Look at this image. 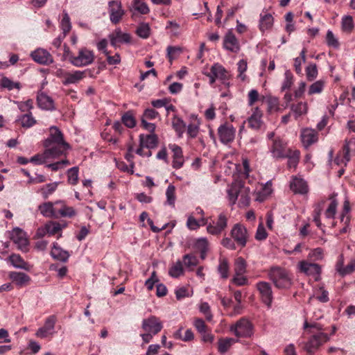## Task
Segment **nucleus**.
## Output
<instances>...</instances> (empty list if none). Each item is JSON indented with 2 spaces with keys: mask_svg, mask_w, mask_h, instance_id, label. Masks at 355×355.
I'll list each match as a JSON object with an SVG mask.
<instances>
[{
  "mask_svg": "<svg viewBox=\"0 0 355 355\" xmlns=\"http://www.w3.org/2000/svg\"><path fill=\"white\" fill-rule=\"evenodd\" d=\"M49 137L44 141L47 155H53V158L58 157L65 153L69 145L64 140V135L56 126L49 128Z\"/></svg>",
  "mask_w": 355,
  "mask_h": 355,
  "instance_id": "1",
  "label": "nucleus"
},
{
  "mask_svg": "<svg viewBox=\"0 0 355 355\" xmlns=\"http://www.w3.org/2000/svg\"><path fill=\"white\" fill-rule=\"evenodd\" d=\"M268 276L278 288H289L292 285V279L284 268L273 266L270 269Z\"/></svg>",
  "mask_w": 355,
  "mask_h": 355,
  "instance_id": "2",
  "label": "nucleus"
},
{
  "mask_svg": "<svg viewBox=\"0 0 355 355\" xmlns=\"http://www.w3.org/2000/svg\"><path fill=\"white\" fill-rule=\"evenodd\" d=\"M230 331L238 338H250L254 334V327L247 318H241L230 327Z\"/></svg>",
  "mask_w": 355,
  "mask_h": 355,
  "instance_id": "3",
  "label": "nucleus"
},
{
  "mask_svg": "<svg viewBox=\"0 0 355 355\" xmlns=\"http://www.w3.org/2000/svg\"><path fill=\"white\" fill-rule=\"evenodd\" d=\"M94 60V53L86 48L80 49L77 55L73 54L69 55L71 63L77 67L89 65L93 62Z\"/></svg>",
  "mask_w": 355,
  "mask_h": 355,
  "instance_id": "4",
  "label": "nucleus"
},
{
  "mask_svg": "<svg viewBox=\"0 0 355 355\" xmlns=\"http://www.w3.org/2000/svg\"><path fill=\"white\" fill-rule=\"evenodd\" d=\"M228 216L225 212H221L216 220H211L209 222L207 232L214 236L220 235L227 227Z\"/></svg>",
  "mask_w": 355,
  "mask_h": 355,
  "instance_id": "5",
  "label": "nucleus"
},
{
  "mask_svg": "<svg viewBox=\"0 0 355 355\" xmlns=\"http://www.w3.org/2000/svg\"><path fill=\"white\" fill-rule=\"evenodd\" d=\"M268 149L272 157L277 159L286 158L291 150L282 139H276L272 143H268Z\"/></svg>",
  "mask_w": 355,
  "mask_h": 355,
  "instance_id": "6",
  "label": "nucleus"
},
{
  "mask_svg": "<svg viewBox=\"0 0 355 355\" xmlns=\"http://www.w3.org/2000/svg\"><path fill=\"white\" fill-rule=\"evenodd\" d=\"M218 135L220 141L223 144L232 143L236 135V128L229 122H225L218 128Z\"/></svg>",
  "mask_w": 355,
  "mask_h": 355,
  "instance_id": "7",
  "label": "nucleus"
},
{
  "mask_svg": "<svg viewBox=\"0 0 355 355\" xmlns=\"http://www.w3.org/2000/svg\"><path fill=\"white\" fill-rule=\"evenodd\" d=\"M230 234L236 244L241 248L246 245L248 233L247 229L243 225L239 223L235 224L231 230Z\"/></svg>",
  "mask_w": 355,
  "mask_h": 355,
  "instance_id": "8",
  "label": "nucleus"
},
{
  "mask_svg": "<svg viewBox=\"0 0 355 355\" xmlns=\"http://www.w3.org/2000/svg\"><path fill=\"white\" fill-rule=\"evenodd\" d=\"M329 340V336L327 334L319 332L312 336L309 341L305 344L304 349L310 354L314 352L324 343Z\"/></svg>",
  "mask_w": 355,
  "mask_h": 355,
  "instance_id": "9",
  "label": "nucleus"
},
{
  "mask_svg": "<svg viewBox=\"0 0 355 355\" xmlns=\"http://www.w3.org/2000/svg\"><path fill=\"white\" fill-rule=\"evenodd\" d=\"M108 12L110 14V19L114 24H119L125 15V11L122 8L121 2L117 1H110L108 3Z\"/></svg>",
  "mask_w": 355,
  "mask_h": 355,
  "instance_id": "10",
  "label": "nucleus"
},
{
  "mask_svg": "<svg viewBox=\"0 0 355 355\" xmlns=\"http://www.w3.org/2000/svg\"><path fill=\"white\" fill-rule=\"evenodd\" d=\"M141 327L145 332H150L156 335L162 330L163 325L158 318L151 315L143 320Z\"/></svg>",
  "mask_w": 355,
  "mask_h": 355,
  "instance_id": "11",
  "label": "nucleus"
},
{
  "mask_svg": "<svg viewBox=\"0 0 355 355\" xmlns=\"http://www.w3.org/2000/svg\"><path fill=\"white\" fill-rule=\"evenodd\" d=\"M256 286L261 295L262 302L268 307H270L273 299L270 284L266 282H259Z\"/></svg>",
  "mask_w": 355,
  "mask_h": 355,
  "instance_id": "12",
  "label": "nucleus"
},
{
  "mask_svg": "<svg viewBox=\"0 0 355 355\" xmlns=\"http://www.w3.org/2000/svg\"><path fill=\"white\" fill-rule=\"evenodd\" d=\"M55 204V218L60 217L73 218L77 214L76 211L72 207L67 206L62 200H57Z\"/></svg>",
  "mask_w": 355,
  "mask_h": 355,
  "instance_id": "13",
  "label": "nucleus"
},
{
  "mask_svg": "<svg viewBox=\"0 0 355 355\" xmlns=\"http://www.w3.org/2000/svg\"><path fill=\"white\" fill-rule=\"evenodd\" d=\"M10 239L17 244L18 248L22 252L28 250V241L25 238V234L20 228L16 227L12 230Z\"/></svg>",
  "mask_w": 355,
  "mask_h": 355,
  "instance_id": "14",
  "label": "nucleus"
},
{
  "mask_svg": "<svg viewBox=\"0 0 355 355\" xmlns=\"http://www.w3.org/2000/svg\"><path fill=\"white\" fill-rule=\"evenodd\" d=\"M223 47L233 53H238L240 51L239 42L232 31H229L225 35Z\"/></svg>",
  "mask_w": 355,
  "mask_h": 355,
  "instance_id": "15",
  "label": "nucleus"
},
{
  "mask_svg": "<svg viewBox=\"0 0 355 355\" xmlns=\"http://www.w3.org/2000/svg\"><path fill=\"white\" fill-rule=\"evenodd\" d=\"M31 56L35 62L40 64L49 65L53 62L52 55L47 51L42 49L34 51L31 53Z\"/></svg>",
  "mask_w": 355,
  "mask_h": 355,
  "instance_id": "16",
  "label": "nucleus"
},
{
  "mask_svg": "<svg viewBox=\"0 0 355 355\" xmlns=\"http://www.w3.org/2000/svg\"><path fill=\"white\" fill-rule=\"evenodd\" d=\"M111 45L116 47L119 44L130 43L131 41V36L128 33H122L120 28H116L109 35Z\"/></svg>",
  "mask_w": 355,
  "mask_h": 355,
  "instance_id": "17",
  "label": "nucleus"
},
{
  "mask_svg": "<svg viewBox=\"0 0 355 355\" xmlns=\"http://www.w3.org/2000/svg\"><path fill=\"white\" fill-rule=\"evenodd\" d=\"M169 148L172 150L173 155V167L178 169L182 167L184 164L183 153L182 148L177 144H169Z\"/></svg>",
  "mask_w": 355,
  "mask_h": 355,
  "instance_id": "18",
  "label": "nucleus"
},
{
  "mask_svg": "<svg viewBox=\"0 0 355 355\" xmlns=\"http://www.w3.org/2000/svg\"><path fill=\"white\" fill-rule=\"evenodd\" d=\"M301 139L303 145L308 148L318 140V132L313 129L306 128L301 132Z\"/></svg>",
  "mask_w": 355,
  "mask_h": 355,
  "instance_id": "19",
  "label": "nucleus"
},
{
  "mask_svg": "<svg viewBox=\"0 0 355 355\" xmlns=\"http://www.w3.org/2000/svg\"><path fill=\"white\" fill-rule=\"evenodd\" d=\"M62 83L65 85L69 84H76L85 77V71H75L71 72H62Z\"/></svg>",
  "mask_w": 355,
  "mask_h": 355,
  "instance_id": "20",
  "label": "nucleus"
},
{
  "mask_svg": "<svg viewBox=\"0 0 355 355\" xmlns=\"http://www.w3.org/2000/svg\"><path fill=\"white\" fill-rule=\"evenodd\" d=\"M300 270L308 275H319L321 272L320 265L302 261L299 263Z\"/></svg>",
  "mask_w": 355,
  "mask_h": 355,
  "instance_id": "21",
  "label": "nucleus"
},
{
  "mask_svg": "<svg viewBox=\"0 0 355 355\" xmlns=\"http://www.w3.org/2000/svg\"><path fill=\"white\" fill-rule=\"evenodd\" d=\"M139 143L141 147H146L147 149H153L157 146L158 137L155 134L139 135Z\"/></svg>",
  "mask_w": 355,
  "mask_h": 355,
  "instance_id": "22",
  "label": "nucleus"
},
{
  "mask_svg": "<svg viewBox=\"0 0 355 355\" xmlns=\"http://www.w3.org/2000/svg\"><path fill=\"white\" fill-rule=\"evenodd\" d=\"M262 116V112L258 107H256L252 114L248 119V126L254 130L260 129L263 125Z\"/></svg>",
  "mask_w": 355,
  "mask_h": 355,
  "instance_id": "23",
  "label": "nucleus"
},
{
  "mask_svg": "<svg viewBox=\"0 0 355 355\" xmlns=\"http://www.w3.org/2000/svg\"><path fill=\"white\" fill-rule=\"evenodd\" d=\"M51 255L54 259L62 262H67L70 256L69 252L63 250L57 243H53Z\"/></svg>",
  "mask_w": 355,
  "mask_h": 355,
  "instance_id": "24",
  "label": "nucleus"
},
{
  "mask_svg": "<svg viewBox=\"0 0 355 355\" xmlns=\"http://www.w3.org/2000/svg\"><path fill=\"white\" fill-rule=\"evenodd\" d=\"M291 189L295 193L305 194L308 192V185L302 178H294L290 184Z\"/></svg>",
  "mask_w": 355,
  "mask_h": 355,
  "instance_id": "25",
  "label": "nucleus"
},
{
  "mask_svg": "<svg viewBox=\"0 0 355 355\" xmlns=\"http://www.w3.org/2000/svg\"><path fill=\"white\" fill-rule=\"evenodd\" d=\"M8 260L16 268L24 269L27 271L31 270V266L19 254H11Z\"/></svg>",
  "mask_w": 355,
  "mask_h": 355,
  "instance_id": "26",
  "label": "nucleus"
},
{
  "mask_svg": "<svg viewBox=\"0 0 355 355\" xmlns=\"http://www.w3.org/2000/svg\"><path fill=\"white\" fill-rule=\"evenodd\" d=\"M243 183L241 181L235 182L232 184L230 187L227 189V195L229 200L232 205L236 203V201L239 198V192L243 187Z\"/></svg>",
  "mask_w": 355,
  "mask_h": 355,
  "instance_id": "27",
  "label": "nucleus"
},
{
  "mask_svg": "<svg viewBox=\"0 0 355 355\" xmlns=\"http://www.w3.org/2000/svg\"><path fill=\"white\" fill-rule=\"evenodd\" d=\"M15 123L23 128H29L36 123V120L33 116L32 113L28 112L19 116L15 120Z\"/></svg>",
  "mask_w": 355,
  "mask_h": 355,
  "instance_id": "28",
  "label": "nucleus"
},
{
  "mask_svg": "<svg viewBox=\"0 0 355 355\" xmlns=\"http://www.w3.org/2000/svg\"><path fill=\"white\" fill-rule=\"evenodd\" d=\"M40 213L45 217L55 218V204L52 202H46L38 206Z\"/></svg>",
  "mask_w": 355,
  "mask_h": 355,
  "instance_id": "29",
  "label": "nucleus"
},
{
  "mask_svg": "<svg viewBox=\"0 0 355 355\" xmlns=\"http://www.w3.org/2000/svg\"><path fill=\"white\" fill-rule=\"evenodd\" d=\"M9 277L14 283L19 286L25 285L31 280V278L28 275L21 272H10Z\"/></svg>",
  "mask_w": 355,
  "mask_h": 355,
  "instance_id": "30",
  "label": "nucleus"
},
{
  "mask_svg": "<svg viewBox=\"0 0 355 355\" xmlns=\"http://www.w3.org/2000/svg\"><path fill=\"white\" fill-rule=\"evenodd\" d=\"M37 103L40 107L53 110H55L54 102L53 99L45 94H40L37 96Z\"/></svg>",
  "mask_w": 355,
  "mask_h": 355,
  "instance_id": "31",
  "label": "nucleus"
},
{
  "mask_svg": "<svg viewBox=\"0 0 355 355\" xmlns=\"http://www.w3.org/2000/svg\"><path fill=\"white\" fill-rule=\"evenodd\" d=\"M274 19L271 14L261 13L259 20V29L261 32L269 30L273 25Z\"/></svg>",
  "mask_w": 355,
  "mask_h": 355,
  "instance_id": "32",
  "label": "nucleus"
},
{
  "mask_svg": "<svg viewBox=\"0 0 355 355\" xmlns=\"http://www.w3.org/2000/svg\"><path fill=\"white\" fill-rule=\"evenodd\" d=\"M172 126L179 138H182L186 130L187 125L179 116L175 115L172 119Z\"/></svg>",
  "mask_w": 355,
  "mask_h": 355,
  "instance_id": "33",
  "label": "nucleus"
},
{
  "mask_svg": "<svg viewBox=\"0 0 355 355\" xmlns=\"http://www.w3.org/2000/svg\"><path fill=\"white\" fill-rule=\"evenodd\" d=\"M250 189L249 187H245L244 184L241 189V192H239V205L241 207H247L250 205Z\"/></svg>",
  "mask_w": 355,
  "mask_h": 355,
  "instance_id": "34",
  "label": "nucleus"
},
{
  "mask_svg": "<svg viewBox=\"0 0 355 355\" xmlns=\"http://www.w3.org/2000/svg\"><path fill=\"white\" fill-rule=\"evenodd\" d=\"M208 241L205 238H200L195 241L194 248L200 253V258L205 259L208 250Z\"/></svg>",
  "mask_w": 355,
  "mask_h": 355,
  "instance_id": "35",
  "label": "nucleus"
},
{
  "mask_svg": "<svg viewBox=\"0 0 355 355\" xmlns=\"http://www.w3.org/2000/svg\"><path fill=\"white\" fill-rule=\"evenodd\" d=\"M286 158H288V168H295L299 163L300 157V152L298 150H290L289 153H287Z\"/></svg>",
  "mask_w": 355,
  "mask_h": 355,
  "instance_id": "36",
  "label": "nucleus"
},
{
  "mask_svg": "<svg viewBox=\"0 0 355 355\" xmlns=\"http://www.w3.org/2000/svg\"><path fill=\"white\" fill-rule=\"evenodd\" d=\"M121 122L128 128H133L136 126L137 121L132 111L129 110L125 112L121 117Z\"/></svg>",
  "mask_w": 355,
  "mask_h": 355,
  "instance_id": "37",
  "label": "nucleus"
},
{
  "mask_svg": "<svg viewBox=\"0 0 355 355\" xmlns=\"http://www.w3.org/2000/svg\"><path fill=\"white\" fill-rule=\"evenodd\" d=\"M236 342L234 338H221L218 342V349L221 354L227 352L230 347Z\"/></svg>",
  "mask_w": 355,
  "mask_h": 355,
  "instance_id": "38",
  "label": "nucleus"
},
{
  "mask_svg": "<svg viewBox=\"0 0 355 355\" xmlns=\"http://www.w3.org/2000/svg\"><path fill=\"white\" fill-rule=\"evenodd\" d=\"M210 73L217 78L221 80H226L227 78V71L219 64H214L210 69Z\"/></svg>",
  "mask_w": 355,
  "mask_h": 355,
  "instance_id": "39",
  "label": "nucleus"
},
{
  "mask_svg": "<svg viewBox=\"0 0 355 355\" xmlns=\"http://www.w3.org/2000/svg\"><path fill=\"white\" fill-rule=\"evenodd\" d=\"M58 186V182L47 184L42 187L37 192L40 193L44 199H47L50 195L55 191Z\"/></svg>",
  "mask_w": 355,
  "mask_h": 355,
  "instance_id": "40",
  "label": "nucleus"
},
{
  "mask_svg": "<svg viewBox=\"0 0 355 355\" xmlns=\"http://www.w3.org/2000/svg\"><path fill=\"white\" fill-rule=\"evenodd\" d=\"M290 107L291 111L295 114V119L307 112V104L306 103L299 102L297 104H291Z\"/></svg>",
  "mask_w": 355,
  "mask_h": 355,
  "instance_id": "41",
  "label": "nucleus"
},
{
  "mask_svg": "<svg viewBox=\"0 0 355 355\" xmlns=\"http://www.w3.org/2000/svg\"><path fill=\"white\" fill-rule=\"evenodd\" d=\"M166 203L173 207H175L176 200L175 187L173 184H169L166 191Z\"/></svg>",
  "mask_w": 355,
  "mask_h": 355,
  "instance_id": "42",
  "label": "nucleus"
},
{
  "mask_svg": "<svg viewBox=\"0 0 355 355\" xmlns=\"http://www.w3.org/2000/svg\"><path fill=\"white\" fill-rule=\"evenodd\" d=\"M294 77L293 73L287 70L284 73V79L282 84V91L289 90L293 85Z\"/></svg>",
  "mask_w": 355,
  "mask_h": 355,
  "instance_id": "43",
  "label": "nucleus"
},
{
  "mask_svg": "<svg viewBox=\"0 0 355 355\" xmlns=\"http://www.w3.org/2000/svg\"><path fill=\"white\" fill-rule=\"evenodd\" d=\"M0 86L3 88H6L8 90H12L14 88L19 89L21 87L20 83L19 82H13L8 77H3L0 80Z\"/></svg>",
  "mask_w": 355,
  "mask_h": 355,
  "instance_id": "44",
  "label": "nucleus"
},
{
  "mask_svg": "<svg viewBox=\"0 0 355 355\" xmlns=\"http://www.w3.org/2000/svg\"><path fill=\"white\" fill-rule=\"evenodd\" d=\"M235 275H242L246 272V261L243 257H238L234 264Z\"/></svg>",
  "mask_w": 355,
  "mask_h": 355,
  "instance_id": "45",
  "label": "nucleus"
},
{
  "mask_svg": "<svg viewBox=\"0 0 355 355\" xmlns=\"http://www.w3.org/2000/svg\"><path fill=\"white\" fill-rule=\"evenodd\" d=\"M306 49L304 48L300 53V57H297L294 60L295 71L297 74H302V64L306 61Z\"/></svg>",
  "mask_w": 355,
  "mask_h": 355,
  "instance_id": "46",
  "label": "nucleus"
},
{
  "mask_svg": "<svg viewBox=\"0 0 355 355\" xmlns=\"http://www.w3.org/2000/svg\"><path fill=\"white\" fill-rule=\"evenodd\" d=\"M354 21L352 16H345L342 19V29L347 33H350L354 29Z\"/></svg>",
  "mask_w": 355,
  "mask_h": 355,
  "instance_id": "47",
  "label": "nucleus"
},
{
  "mask_svg": "<svg viewBox=\"0 0 355 355\" xmlns=\"http://www.w3.org/2000/svg\"><path fill=\"white\" fill-rule=\"evenodd\" d=\"M137 35L143 39H147L150 34V28L148 24H140L136 31Z\"/></svg>",
  "mask_w": 355,
  "mask_h": 355,
  "instance_id": "48",
  "label": "nucleus"
},
{
  "mask_svg": "<svg viewBox=\"0 0 355 355\" xmlns=\"http://www.w3.org/2000/svg\"><path fill=\"white\" fill-rule=\"evenodd\" d=\"M65 227V225H61L58 222H51L46 225V230L49 234L55 235L62 230Z\"/></svg>",
  "mask_w": 355,
  "mask_h": 355,
  "instance_id": "49",
  "label": "nucleus"
},
{
  "mask_svg": "<svg viewBox=\"0 0 355 355\" xmlns=\"http://www.w3.org/2000/svg\"><path fill=\"white\" fill-rule=\"evenodd\" d=\"M184 269L182 263L180 261H177L169 269V275L173 277H178L183 275Z\"/></svg>",
  "mask_w": 355,
  "mask_h": 355,
  "instance_id": "50",
  "label": "nucleus"
},
{
  "mask_svg": "<svg viewBox=\"0 0 355 355\" xmlns=\"http://www.w3.org/2000/svg\"><path fill=\"white\" fill-rule=\"evenodd\" d=\"M324 81L322 80H320L313 83L309 89V94L313 95L315 94L321 93L324 89Z\"/></svg>",
  "mask_w": 355,
  "mask_h": 355,
  "instance_id": "51",
  "label": "nucleus"
},
{
  "mask_svg": "<svg viewBox=\"0 0 355 355\" xmlns=\"http://www.w3.org/2000/svg\"><path fill=\"white\" fill-rule=\"evenodd\" d=\"M68 182L70 184L76 185L78 182V168L75 166L69 168L67 171Z\"/></svg>",
  "mask_w": 355,
  "mask_h": 355,
  "instance_id": "52",
  "label": "nucleus"
},
{
  "mask_svg": "<svg viewBox=\"0 0 355 355\" xmlns=\"http://www.w3.org/2000/svg\"><path fill=\"white\" fill-rule=\"evenodd\" d=\"M60 25L63 31V37H65L67 34L71 31V28L70 18L67 13H64Z\"/></svg>",
  "mask_w": 355,
  "mask_h": 355,
  "instance_id": "53",
  "label": "nucleus"
},
{
  "mask_svg": "<svg viewBox=\"0 0 355 355\" xmlns=\"http://www.w3.org/2000/svg\"><path fill=\"white\" fill-rule=\"evenodd\" d=\"M324 250L321 248H316L310 251L308 258L313 261H320L323 259Z\"/></svg>",
  "mask_w": 355,
  "mask_h": 355,
  "instance_id": "54",
  "label": "nucleus"
},
{
  "mask_svg": "<svg viewBox=\"0 0 355 355\" xmlns=\"http://www.w3.org/2000/svg\"><path fill=\"white\" fill-rule=\"evenodd\" d=\"M198 259L192 254H187L183 257V263L187 268L196 266L198 264Z\"/></svg>",
  "mask_w": 355,
  "mask_h": 355,
  "instance_id": "55",
  "label": "nucleus"
},
{
  "mask_svg": "<svg viewBox=\"0 0 355 355\" xmlns=\"http://www.w3.org/2000/svg\"><path fill=\"white\" fill-rule=\"evenodd\" d=\"M133 8L142 15H146L149 12V8L147 4L141 0H133Z\"/></svg>",
  "mask_w": 355,
  "mask_h": 355,
  "instance_id": "56",
  "label": "nucleus"
},
{
  "mask_svg": "<svg viewBox=\"0 0 355 355\" xmlns=\"http://www.w3.org/2000/svg\"><path fill=\"white\" fill-rule=\"evenodd\" d=\"M49 158H53V155H47L46 149L44 154H37L34 155L31 158L30 162L35 164H42L46 162V159Z\"/></svg>",
  "mask_w": 355,
  "mask_h": 355,
  "instance_id": "57",
  "label": "nucleus"
},
{
  "mask_svg": "<svg viewBox=\"0 0 355 355\" xmlns=\"http://www.w3.org/2000/svg\"><path fill=\"white\" fill-rule=\"evenodd\" d=\"M199 132V123H191L187 126V133L189 138H196Z\"/></svg>",
  "mask_w": 355,
  "mask_h": 355,
  "instance_id": "58",
  "label": "nucleus"
},
{
  "mask_svg": "<svg viewBox=\"0 0 355 355\" xmlns=\"http://www.w3.org/2000/svg\"><path fill=\"white\" fill-rule=\"evenodd\" d=\"M307 79L309 81L314 80L318 76V69L315 64H309L306 68Z\"/></svg>",
  "mask_w": 355,
  "mask_h": 355,
  "instance_id": "59",
  "label": "nucleus"
},
{
  "mask_svg": "<svg viewBox=\"0 0 355 355\" xmlns=\"http://www.w3.org/2000/svg\"><path fill=\"white\" fill-rule=\"evenodd\" d=\"M261 187V191H258L255 194V200L259 202L264 201L270 193L269 188L263 186Z\"/></svg>",
  "mask_w": 355,
  "mask_h": 355,
  "instance_id": "60",
  "label": "nucleus"
},
{
  "mask_svg": "<svg viewBox=\"0 0 355 355\" xmlns=\"http://www.w3.org/2000/svg\"><path fill=\"white\" fill-rule=\"evenodd\" d=\"M350 149L349 141H346L342 149V159L341 162H345V166L350 161Z\"/></svg>",
  "mask_w": 355,
  "mask_h": 355,
  "instance_id": "61",
  "label": "nucleus"
},
{
  "mask_svg": "<svg viewBox=\"0 0 355 355\" xmlns=\"http://www.w3.org/2000/svg\"><path fill=\"white\" fill-rule=\"evenodd\" d=\"M57 322V317L55 315H51L46 318L44 327L50 332H53L55 323Z\"/></svg>",
  "mask_w": 355,
  "mask_h": 355,
  "instance_id": "62",
  "label": "nucleus"
},
{
  "mask_svg": "<svg viewBox=\"0 0 355 355\" xmlns=\"http://www.w3.org/2000/svg\"><path fill=\"white\" fill-rule=\"evenodd\" d=\"M218 272H220L221 277L226 279L228 277L229 266L226 259H222L220 261L218 266Z\"/></svg>",
  "mask_w": 355,
  "mask_h": 355,
  "instance_id": "63",
  "label": "nucleus"
},
{
  "mask_svg": "<svg viewBox=\"0 0 355 355\" xmlns=\"http://www.w3.org/2000/svg\"><path fill=\"white\" fill-rule=\"evenodd\" d=\"M220 244L225 248L231 250H234L236 249V241L232 238L224 237L221 241Z\"/></svg>",
  "mask_w": 355,
  "mask_h": 355,
  "instance_id": "64",
  "label": "nucleus"
}]
</instances>
